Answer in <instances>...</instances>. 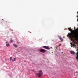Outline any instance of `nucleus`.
<instances>
[{
    "mask_svg": "<svg viewBox=\"0 0 78 78\" xmlns=\"http://www.w3.org/2000/svg\"><path fill=\"white\" fill-rule=\"evenodd\" d=\"M42 71L41 70H40L38 71V73H37L36 74V75H37V76L40 78L41 76H42Z\"/></svg>",
    "mask_w": 78,
    "mask_h": 78,
    "instance_id": "obj_1",
    "label": "nucleus"
},
{
    "mask_svg": "<svg viewBox=\"0 0 78 78\" xmlns=\"http://www.w3.org/2000/svg\"><path fill=\"white\" fill-rule=\"evenodd\" d=\"M40 51L41 53H45L46 50L44 49H41L40 50Z\"/></svg>",
    "mask_w": 78,
    "mask_h": 78,
    "instance_id": "obj_2",
    "label": "nucleus"
},
{
    "mask_svg": "<svg viewBox=\"0 0 78 78\" xmlns=\"http://www.w3.org/2000/svg\"><path fill=\"white\" fill-rule=\"evenodd\" d=\"M69 36V38L71 39V41H73V39H72V38H73V37H72V36H70V34H68L67 35V37Z\"/></svg>",
    "mask_w": 78,
    "mask_h": 78,
    "instance_id": "obj_3",
    "label": "nucleus"
},
{
    "mask_svg": "<svg viewBox=\"0 0 78 78\" xmlns=\"http://www.w3.org/2000/svg\"><path fill=\"white\" fill-rule=\"evenodd\" d=\"M43 48H45V49H47V50H50V48L48 46H43Z\"/></svg>",
    "mask_w": 78,
    "mask_h": 78,
    "instance_id": "obj_4",
    "label": "nucleus"
},
{
    "mask_svg": "<svg viewBox=\"0 0 78 78\" xmlns=\"http://www.w3.org/2000/svg\"><path fill=\"white\" fill-rule=\"evenodd\" d=\"M68 29V30H69V31H70L71 32L73 31L72 32V34H73V32H75V30H73L72 29H71V28H69Z\"/></svg>",
    "mask_w": 78,
    "mask_h": 78,
    "instance_id": "obj_5",
    "label": "nucleus"
},
{
    "mask_svg": "<svg viewBox=\"0 0 78 78\" xmlns=\"http://www.w3.org/2000/svg\"><path fill=\"white\" fill-rule=\"evenodd\" d=\"M58 38L61 41H63V40H64L61 37L58 36Z\"/></svg>",
    "mask_w": 78,
    "mask_h": 78,
    "instance_id": "obj_6",
    "label": "nucleus"
},
{
    "mask_svg": "<svg viewBox=\"0 0 78 78\" xmlns=\"http://www.w3.org/2000/svg\"><path fill=\"white\" fill-rule=\"evenodd\" d=\"M70 53L72 55H75V52L73 51H71Z\"/></svg>",
    "mask_w": 78,
    "mask_h": 78,
    "instance_id": "obj_7",
    "label": "nucleus"
},
{
    "mask_svg": "<svg viewBox=\"0 0 78 78\" xmlns=\"http://www.w3.org/2000/svg\"><path fill=\"white\" fill-rule=\"evenodd\" d=\"M76 59H78V52H77L76 54Z\"/></svg>",
    "mask_w": 78,
    "mask_h": 78,
    "instance_id": "obj_8",
    "label": "nucleus"
},
{
    "mask_svg": "<svg viewBox=\"0 0 78 78\" xmlns=\"http://www.w3.org/2000/svg\"><path fill=\"white\" fill-rule=\"evenodd\" d=\"M13 45L14 46V47H15L16 48L17 47V45L16 44H13Z\"/></svg>",
    "mask_w": 78,
    "mask_h": 78,
    "instance_id": "obj_9",
    "label": "nucleus"
},
{
    "mask_svg": "<svg viewBox=\"0 0 78 78\" xmlns=\"http://www.w3.org/2000/svg\"><path fill=\"white\" fill-rule=\"evenodd\" d=\"M6 46H7V47H9V46H10V45L9 44H6Z\"/></svg>",
    "mask_w": 78,
    "mask_h": 78,
    "instance_id": "obj_10",
    "label": "nucleus"
},
{
    "mask_svg": "<svg viewBox=\"0 0 78 78\" xmlns=\"http://www.w3.org/2000/svg\"><path fill=\"white\" fill-rule=\"evenodd\" d=\"M12 61H16V60H12Z\"/></svg>",
    "mask_w": 78,
    "mask_h": 78,
    "instance_id": "obj_11",
    "label": "nucleus"
},
{
    "mask_svg": "<svg viewBox=\"0 0 78 78\" xmlns=\"http://www.w3.org/2000/svg\"><path fill=\"white\" fill-rule=\"evenodd\" d=\"M60 46H61V44H60L59 45V47H60Z\"/></svg>",
    "mask_w": 78,
    "mask_h": 78,
    "instance_id": "obj_12",
    "label": "nucleus"
},
{
    "mask_svg": "<svg viewBox=\"0 0 78 78\" xmlns=\"http://www.w3.org/2000/svg\"><path fill=\"white\" fill-rule=\"evenodd\" d=\"M12 57H10V59H12Z\"/></svg>",
    "mask_w": 78,
    "mask_h": 78,
    "instance_id": "obj_13",
    "label": "nucleus"
},
{
    "mask_svg": "<svg viewBox=\"0 0 78 78\" xmlns=\"http://www.w3.org/2000/svg\"><path fill=\"white\" fill-rule=\"evenodd\" d=\"M14 60H16V58H14Z\"/></svg>",
    "mask_w": 78,
    "mask_h": 78,
    "instance_id": "obj_14",
    "label": "nucleus"
},
{
    "mask_svg": "<svg viewBox=\"0 0 78 78\" xmlns=\"http://www.w3.org/2000/svg\"><path fill=\"white\" fill-rule=\"evenodd\" d=\"M5 43H6V44H7V43H8V42L6 41V42H5Z\"/></svg>",
    "mask_w": 78,
    "mask_h": 78,
    "instance_id": "obj_15",
    "label": "nucleus"
},
{
    "mask_svg": "<svg viewBox=\"0 0 78 78\" xmlns=\"http://www.w3.org/2000/svg\"><path fill=\"white\" fill-rule=\"evenodd\" d=\"M10 61H12V59H10Z\"/></svg>",
    "mask_w": 78,
    "mask_h": 78,
    "instance_id": "obj_16",
    "label": "nucleus"
},
{
    "mask_svg": "<svg viewBox=\"0 0 78 78\" xmlns=\"http://www.w3.org/2000/svg\"><path fill=\"white\" fill-rule=\"evenodd\" d=\"M2 20H3V19H2Z\"/></svg>",
    "mask_w": 78,
    "mask_h": 78,
    "instance_id": "obj_17",
    "label": "nucleus"
},
{
    "mask_svg": "<svg viewBox=\"0 0 78 78\" xmlns=\"http://www.w3.org/2000/svg\"><path fill=\"white\" fill-rule=\"evenodd\" d=\"M62 53H63V52H62Z\"/></svg>",
    "mask_w": 78,
    "mask_h": 78,
    "instance_id": "obj_18",
    "label": "nucleus"
},
{
    "mask_svg": "<svg viewBox=\"0 0 78 78\" xmlns=\"http://www.w3.org/2000/svg\"><path fill=\"white\" fill-rule=\"evenodd\" d=\"M63 38H64V37H63Z\"/></svg>",
    "mask_w": 78,
    "mask_h": 78,
    "instance_id": "obj_19",
    "label": "nucleus"
},
{
    "mask_svg": "<svg viewBox=\"0 0 78 78\" xmlns=\"http://www.w3.org/2000/svg\"><path fill=\"white\" fill-rule=\"evenodd\" d=\"M74 29H75V27H74Z\"/></svg>",
    "mask_w": 78,
    "mask_h": 78,
    "instance_id": "obj_20",
    "label": "nucleus"
},
{
    "mask_svg": "<svg viewBox=\"0 0 78 78\" xmlns=\"http://www.w3.org/2000/svg\"><path fill=\"white\" fill-rule=\"evenodd\" d=\"M73 37H74L73 36Z\"/></svg>",
    "mask_w": 78,
    "mask_h": 78,
    "instance_id": "obj_21",
    "label": "nucleus"
},
{
    "mask_svg": "<svg viewBox=\"0 0 78 78\" xmlns=\"http://www.w3.org/2000/svg\"><path fill=\"white\" fill-rule=\"evenodd\" d=\"M12 42V41H11Z\"/></svg>",
    "mask_w": 78,
    "mask_h": 78,
    "instance_id": "obj_22",
    "label": "nucleus"
}]
</instances>
